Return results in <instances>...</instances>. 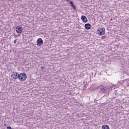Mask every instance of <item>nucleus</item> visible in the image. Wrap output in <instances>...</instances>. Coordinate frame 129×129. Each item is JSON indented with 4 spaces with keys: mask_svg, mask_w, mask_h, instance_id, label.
Returning <instances> with one entry per match:
<instances>
[{
    "mask_svg": "<svg viewBox=\"0 0 129 129\" xmlns=\"http://www.w3.org/2000/svg\"><path fill=\"white\" fill-rule=\"evenodd\" d=\"M97 34L101 35H104L105 34V28L101 27L97 31Z\"/></svg>",
    "mask_w": 129,
    "mask_h": 129,
    "instance_id": "f03ea898",
    "label": "nucleus"
},
{
    "mask_svg": "<svg viewBox=\"0 0 129 129\" xmlns=\"http://www.w3.org/2000/svg\"><path fill=\"white\" fill-rule=\"evenodd\" d=\"M11 77L13 79H18V78H19V75H18L17 72H13L12 73Z\"/></svg>",
    "mask_w": 129,
    "mask_h": 129,
    "instance_id": "7ed1b4c3",
    "label": "nucleus"
},
{
    "mask_svg": "<svg viewBox=\"0 0 129 129\" xmlns=\"http://www.w3.org/2000/svg\"><path fill=\"white\" fill-rule=\"evenodd\" d=\"M7 129H12V127H11V126H7Z\"/></svg>",
    "mask_w": 129,
    "mask_h": 129,
    "instance_id": "f8f14e48",
    "label": "nucleus"
},
{
    "mask_svg": "<svg viewBox=\"0 0 129 129\" xmlns=\"http://www.w3.org/2000/svg\"><path fill=\"white\" fill-rule=\"evenodd\" d=\"M100 92L105 93V92H106V90L104 88H102L100 89Z\"/></svg>",
    "mask_w": 129,
    "mask_h": 129,
    "instance_id": "1a4fd4ad",
    "label": "nucleus"
},
{
    "mask_svg": "<svg viewBox=\"0 0 129 129\" xmlns=\"http://www.w3.org/2000/svg\"><path fill=\"white\" fill-rule=\"evenodd\" d=\"M37 45L38 46H42L43 44V40L41 38H38L37 40Z\"/></svg>",
    "mask_w": 129,
    "mask_h": 129,
    "instance_id": "39448f33",
    "label": "nucleus"
},
{
    "mask_svg": "<svg viewBox=\"0 0 129 129\" xmlns=\"http://www.w3.org/2000/svg\"><path fill=\"white\" fill-rule=\"evenodd\" d=\"M14 44H16V43H17V40H14Z\"/></svg>",
    "mask_w": 129,
    "mask_h": 129,
    "instance_id": "ddd939ff",
    "label": "nucleus"
},
{
    "mask_svg": "<svg viewBox=\"0 0 129 129\" xmlns=\"http://www.w3.org/2000/svg\"><path fill=\"white\" fill-rule=\"evenodd\" d=\"M16 31L18 34H22V27L20 26H17Z\"/></svg>",
    "mask_w": 129,
    "mask_h": 129,
    "instance_id": "20e7f679",
    "label": "nucleus"
},
{
    "mask_svg": "<svg viewBox=\"0 0 129 129\" xmlns=\"http://www.w3.org/2000/svg\"><path fill=\"white\" fill-rule=\"evenodd\" d=\"M81 20L83 22V23H87V18L86 16L83 15L81 17Z\"/></svg>",
    "mask_w": 129,
    "mask_h": 129,
    "instance_id": "423d86ee",
    "label": "nucleus"
},
{
    "mask_svg": "<svg viewBox=\"0 0 129 129\" xmlns=\"http://www.w3.org/2000/svg\"><path fill=\"white\" fill-rule=\"evenodd\" d=\"M102 129H110L109 126L106 124L103 125L102 126Z\"/></svg>",
    "mask_w": 129,
    "mask_h": 129,
    "instance_id": "6e6552de",
    "label": "nucleus"
},
{
    "mask_svg": "<svg viewBox=\"0 0 129 129\" xmlns=\"http://www.w3.org/2000/svg\"><path fill=\"white\" fill-rule=\"evenodd\" d=\"M5 126H7V124H4Z\"/></svg>",
    "mask_w": 129,
    "mask_h": 129,
    "instance_id": "2eb2a0df",
    "label": "nucleus"
},
{
    "mask_svg": "<svg viewBox=\"0 0 129 129\" xmlns=\"http://www.w3.org/2000/svg\"><path fill=\"white\" fill-rule=\"evenodd\" d=\"M85 28L86 30H89L91 28V25L89 24H86L85 25Z\"/></svg>",
    "mask_w": 129,
    "mask_h": 129,
    "instance_id": "0eeeda50",
    "label": "nucleus"
},
{
    "mask_svg": "<svg viewBox=\"0 0 129 129\" xmlns=\"http://www.w3.org/2000/svg\"><path fill=\"white\" fill-rule=\"evenodd\" d=\"M66 2H70V0H66Z\"/></svg>",
    "mask_w": 129,
    "mask_h": 129,
    "instance_id": "4468645a",
    "label": "nucleus"
},
{
    "mask_svg": "<svg viewBox=\"0 0 129 129\" xmlns=\"http://www.w3.org/2000/svg\"><path fill=\"white\" fill-rule=\"evenodd\" d=\"M72 7L74 9V10H76V7H75V6H74V5H73Z\"/></svg>",
    "mask_w": 129,
    "mask_h": 129,
    "instance_id": "9b49d317",
    "label": "nucleus"
},
{
    "mask_svg": "<svg viewBox=\"0 0 129 129\" xmlns=\"http://www.w3.org/2000/svg\"><path fill=\"white\" fill-rule=\"evenodd\" d=\"M18 78L21 82H24L26 81L27 79V75L25 73H22L18 75Z\"/></svg>",
    "mask_w": 129,
    "mask_h": 129,
    "instance_id": "f257e3e1",
    "label": "nucleus"
},
{
    "mask_svg": "<svg viewBox=\"0 0 129 129\" xmlns=\"http://www.w3.org/2000/svg\"><path fill=\"white\" fill-rule=\"evenodd\" d=\"M70 5H71L72 6H73V5H74L73 4V2L72 1H71V2H70Z\"/></svg>",
    "mask_w": 129,
    "mask_h": 129,
    "instance_id": "9d476101",
    "label": "nucleus"
}]
</instances>
